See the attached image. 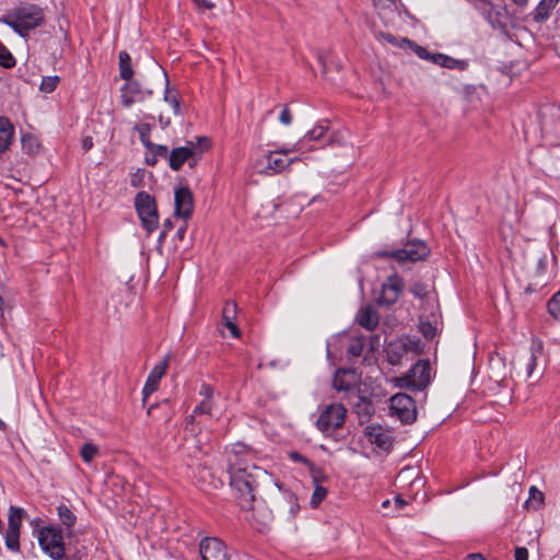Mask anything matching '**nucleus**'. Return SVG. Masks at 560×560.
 <instances>
[{
    "instance_id": "obj_56",
    "label": "nucleus",
    "mask_w": 560,
    "mask_h": 560,
    "mask_svg": "<svg viewBox=\"0 0 560 560\" xmlns=\"http://www.w3.org/2000/svg\"><path fill=\"white\" fill-rule=\"evenodd\" d=\"M186 230H187V224H186V223H184V224H183V226H180V228L177 230V232H176L175 236H176V238H177L178 241H183V240L185 238Z\"/></svg>"
},
{
    "instance_id": "obj_44",
    "label": "nucleus",
    "mask_w": 560,
    "mask_h": 560,
    "mask_svg": "<svg viewBox=\"0 0 560 560\" xmlns=\"http://www.w3.org/2000/svg\"><path fill=\"white\" fill-rule=\"evenodd\" d=\"M410 292L413 296H416L420 300H423L428 294L425 284H423L421 282L413 283L410 287Z\"/></svg>"
},
{
    "instance_id": "obj_57",
    "label": "nucleus",
    "mask_w": 560,
    "mask_h": 560,
    "mask_svg": "<svg viewBox=\"0 0 560 560\" xmlns=\"http://www.w3.org/2000/svg\"><path fill=\"white\" fill-rule=\"evenodd\" d=\"M199 7L205 9H212L214 4L207 0H194Z\"/></svg>"
},
{
    "instance_id": "obj_63",
    "label": "nucleus",
    "mask_w": 560,
    "mask_h": 560,
    "mask_svg": "<svg viewBox=\"0 0 560 560\" xmlns=\"http://www.w3.org/2000/svg\"><path fill=\"white\" fill-rule=\"evenodd\" d=\"M512 1L517 7H525L528 3V0H512Z\"/></svg>"
},
{
    "instance_id": "obj_54",
    "label": "nucleus",
    "mask_w": 560,
    "mask_h": 560,
    "mask_svg": "<svg viewBox=\"0 0 560 560\" xmlns=\"http://www.w3.org/2000/svg\"><path fill=\"white\" fill-rule=\"evenodd\" d=\"M81 147H82L84 152L90 151L92 149V147H93V139H92V137H89V136L84 137L82 139Z\"/></svg>"
},
{
    "instance_id": "obj_36",
    "label": "nucleus",
    "mask_w": 560,
    "mask_h": 560,
    "mask_svg": "<svg viewBox=\"0 0 560 560\" xmlns=\"http://www.w3.org/2000/svg\"><path fill=\"white\" fill-rule=\"evenodd\" d=\"M98 448L92 443H85L81 446L80 455L85 463H90L96 456Z\"/></svg>"
},
{
    "instance_id": "obj_33",
    "label": "nucleus",
    "mask_w": 560,
    "mask_h": 560,
    "mask_svg": "<svg viewBox=\"0 0 560 560\" xmlns=\"http://www.w3.org/2000/svg\"><path fill=\"white\" fill-rule=\"evenodd\" d=\"M530 498L526 501L525 505L527 509L537 510L544 501V494L536 487L529 489Z\"/></svg>"
},
{
    "instance_id": "obj_42",
    "label": "nucleus",
    "mask_w": 560,
    "mask_h": 560,
    "mask_svg": "<svg viewBox=\"0 0 560 560\" xmlns=\"http://www.w3.org/2000/svg\"><path fill=\"white\" fill-rule=\"evenodd\" d=\"M308 470L312 476L314 486L320 485L324 480H326V476L323 470L318 468L314 463L308 466Z\"/></svg>"
},
{
    "instance_id": "obj_45",
    "label": "nucleus",
    "mask_w": 560,
    "mask_h": 560,
    "mask_svg": "<svg viewBox=\"0 0 560 560\" xmlns=\"http://www.w3.org/2000/svg\"><path fill=\"white\" fill-rule=\"evenodd\" d=\"M214 394V388L212 385L202 383L199 389V395L202 397V400H210L212 399Z\"/></svg>"
},
{
    "instance_id": "obj_40",
    "label": "nucleus",
    "mask_w": 560,
    "mask_h": 560,
    "mask_svg": "<svg viewBox=\"0 0 560 560\" xmlns=\"http://www.w3.org/2000/svg\"><path fill=\"white\" fill-rule=\"evenodd\" d=\"M147 149L155 158H158V159L162 158V159H167L168 160L170 151H168V148L166 145H164V144H155V143L152 142Z\"/></svg>"
},
{
    "instance_id": "obj_39",
    "label": "nucleus",
    "mask_w": 560,
    "mask_h": 560,
    "mask_svg": "<svg viewBox=\"0 0 560 560\" xmlns=\"http://www.w3.org/2000/svg\"><path fill=\"white\" fill-rule=\"evenodd\" d=\"M135 130L138 131L140 141L142 144L148 148L152 142L150 140L151 127L149 124H141L135 127Z\"/></svg>"
},
{
    "instance_id": "obj_47",
    "label": "nucleus",
    "mask_w": 560,
    "mask_h": 560,
    "mask_svg": "<svg viewBox=\"0 0 560 560\" xmlns=\"http://www.w3.org/2000/svg\"><path fill=\"white\" fill-rule=\"evenodd\" d=\"M279 121L284 126H289L292 122V114H291L290 108L287 105L283 106V108L281 109V112L279 114Z\"/></svg>"
},
{
    "instance_id": "obj_11",
    "label": "nucleus",
    "mask_w": 560,
    "mask_h": 560,
    "mask_svg": "<svg viewBox=\"0 0 560 560\" xmlns=\"http://www.w3.org/2000/svg\"><path fill=\"white\" fill-rule=\"evenodd\" d=\"M202 560H229L226 545L217 537H205L199 544Z\"/></svg>"
},
{
    "instance_id": "obj_16",
    "label": "nucleus",
    "mask_w": 560,
    "mask_h": 560,
    "mask_svg": "<svg viewBox=\"0 0 560 560\" xmlns=\"http://www.w3.org/2000/svg\"><path fill=\"white\" fill-rule=\"evenodd\" d=\"M365 435L371 444H375L382 450H389L393 443L390 432L381 425H368L365 428Z\"/></svg>"
},
{
    "instance_id": "obj_48",
    "label": "nucleus",
    "mask_w": 560,
    "mask_h": 560,
    "mask_svg": "<svg viewBox=\"0 0 560 560\" xmlns=\"http://www.w3.org/2000/svg\"><path fill=\"white\" fill-rule=\"evenodd\" d=\"M159 388V384L156 383H152L150 382L149 380L145 381V384L143 386V389H142V394H143V402H145L147 400V397L149 395H151L152 393H154L156 389Z\"/></svg>"
},
{
    "instance_id": "obj_37",
    "label": "nucleus",
    "mask_w": 560,
    "mask_h": 560,
    "mask_svg": "<svg viewBox=\"0 0 560 560\" xmlns=\"http://www.w3.org/2000/svg\"><path fill=\"white\" fill-rule=\"evenodd\" d=\"M358 399L359 401L354 406L355 411L359 415L370 416L374 411L372 402L368 398L361 396H359Z\"/></svg>"
},
{
    "instance_id": "obj_14",
    "label": "nucleus",
    "mask_w": 560,
    "mask_h": 560,
    "mask_svg": "<svg viewBox=\"0 0 560 560\" xmlns=\"http://www.w3.org/2000/svg\"><path fill=\"white\" fill-rule=\"evenodd\" d=\"M292 152L291 148L280 149L277 151H270L266 155L267 166L266 168L272 173H281L289 167L298 159H289L287 155Z\"/></svg>"
},
{
    "instance_id": "obj_53",
    "label": "nucleus",
    "mask_w": 560,
    "mask_h": 560,
    "mask_svg": "<svg viewBox=\"0 0 560 560\" xmlns=\"http://www.w3.org/2000/svg\"><path fill=\"white\" fill-rule=\"evenodd\" d=\"M224 326L231 331L232 337L237 338L240 336V329L235 322H224Z\"/></svg>"
},
{
    "instance_id": "obj_59",
    "label": "nucleus",
    "mask_w": 560,
    "mask_h": 560,
    "mask_svg": "<svg viewBox=\"0 0 560 560\" xmlns=\"http://www.w3.org/2000/svg\"><path fill=\"white\" fill-rule=\"evenodd\" d=\"M467 560H487L480 553H471V555H468Z\"/></svg>"
},
{
    "instance_id": "obj_46",
    "label": "nucleus",
    "mask_w": 560,
    "mask_h": 560,
    "mask_svg": "<svg viewBox=\"0 0 560 560\" xmlns=\"http://www.w3.org/2000/svg\"><path fill=\"white\" fill-rule=\"evenodd\" d=\"M435 327L429 322L420 323V331L427 339H432L435 336Z\"/></svg>"
},
{
    "instance_id": "obj_60",
    "label": "nucleus",
    "mask_w": 560,
    "mask_h": 560,
    "mask_svg": "<svg viewBox=\"0 0 560 560\" xmlns=\"http://www.w3.org/2000/svg\"><path fill=\"white\" fill-rule=\"evenodd\" d=\"M395 503L399 509H402L407 504L406 501L400 497L395 498Z\"/></svg>"
},
{
    "instance_id": "obj_9",
    "label": "nucleus",
    "mask_w": 560,
    "mask_h": 560,
    "mask_svg": "<svg viewBox=\"0 0 560 560\" xmlns=\"http://www.w3.org/2000/svg\"><path fill=\"white\" fill-rule=\"evenodd\" d=\"M389 409L402 423L410 424L417 418L416 402L411 396L398 393L392 396Z\"/></svg>"
},
{
    "instance_id": "obj_20",
    "label": "nucleus",
    "mask_w": 560,
    "mask_h": 560,
    "mask_svg": "<svg viewBox=\"0 0 560 560\" xmlns=\"http://www.w3.org/2000/svg\"><path fill=\"white\" fill-rule=\"evenodd\" d=\"M358 322L361 327L372 331L377 327L380 316L373 306L368 305L360 310L358 314Z\"/></svg>"
},
{
    "instance_id": "obj_30",
    "label": "nucleus",
    "mask_w": 560,
    "mask_h": 560,
    "mask_svg": "<svg viewBox=\"0 0 560 560\" xmlns=\"http://www.w3.org/2000/svg\"><path fill=\"white\" fill-rule=\"evenodd\" d=\"M16 60L12 52L7 48L5 45L0 43V67L4 69H12L15 67Z\"/></svg>"
},
{
    "instance_id": "obj_29",
    "label": "nucleus",
    "mask_w": 560,
    "mask_h": 560,
    "mask_svg": "<svg viewBox=\"0 0 560 560\" xmlns=\"http://www.w3.org/2000/svg\"><path fill=\"white\" fill-rule=\"evenodd\" d=\"M431 62L439 65L444 68L454 69L456 68L462 61L456 60L450 56H446L444 54H432Z\"/></svg>"
},
{
    "instance_id": "obj_10",
    "label": "nucleus",
    "mask_w": 560,
    "mask_h": 560,
    "mask_svg": "<svg viewBox=\"0 0 560 560\" xmlns=\"http://www.w3.org/2000/svg\"><path fill=\"white\" fill-rule=\"evenodd\" d=\"M402 289V279L397 273H394L382 284L381 291L375 298V301L381 306L389 307L397 302Z\"/></svg>"
},
{
    "instance_id": "obj_18",
    "label": "nucleus",
    "mask_w": 560,
    "mask_h": 560,
    "mask_svg": "<svg viewBox=\"0 0 560 560\" xmlns=\"http://www.w3.org/2000/svg\"><path fill=\"white\" fill-rule=\"evenodd\" d=\"M559 1L560 0H540L530 13L532 20L536 23L546 22Z\"/></svg>"
},
{
    "instance_id": "obj_4",
    "label": "nucleus",
    "mask_w": 560,
    "mask_h": 560,
    "mask_svg": "<svg viewBox=\"0 0 560 560\" xmlns=\"http://www.w3.org/2000/svg\"><path fill=\"white\" fill-rule=\"evenodd\" d=\"M431 366L428 360H419L412 368L399 377L394 378V384L398 388L409 390H421L430 384Z\"/></svg>"
},
{
    "instance_id": "obj_21",
    "label": "nucleus",
    "mask_w": 560,
    "mask_h": 560,
    "mask_svg": "<svg viewBox=\"0 0 560 560\" xmlns=\"http://www.w3.org/2000/svg\"><path fill=\"white\" fill-rule=\"evenodd\" d=\"M22 150L27 155L34 156L40 150V143L36 136L25 132L21 136Z\"/></svg>"
},
{
    "instance_id": "obj_34",
    "label": "nucleus",
    "mask_w": 560,
    "mask_h": 560,
    "mask_svg": "<svg viewBox=\"0 0 560 560\" xmlns=\"http://www.w3.org/2000/svg\"><path fill=\"white\" fill-rule=\"evenodd\" d=\"M314 487L315 488H314L313 494L311 497L310 505L313 509H316L323 502V500L326 498L328 491L322 485H316Z\"/></svg>"
},
{
    "instance_id": "obj_7",
    "label": "nucleus",
    "mask_w": 560,
    "mask_h": 560,
    "mask_svg": "<svg viewBox=\"0 0 560 560\" xmlns=\"http://www.w3.org/2000/svg\"><path fill=\"white\" fill-rule=\"evenodd\" d=\"M347 409L342 404H330L319 413L316 421V428L325 435L340 429L346 419Z\"/></svg>"
},
{
    "instance_id": "obj_49",
    "label": "nucleus",
    "mask_w": 560,
    "mask_h": 560,
    "mask_svg": "<svg viewBox=\"0 0 560 560\" xmlns=\"http://www.w3.org/2000/svg\"><path fill=\"white\" fill-rule=\"evenodd\" d=\"M289 457L293 462L304 464L307 467L312 464V462L308 458H306L305 456H303L302 454H300L299 452H295V451L290 452Z\"/></svg>"
},
{
    "instance_id": "obj_17",
    "label": "nucleus",
    "mask_w": 560,
    "mask_h": 560,
    "mask_svg": "<svg viewBox=\"0 0 560 560\" xmlns=\"http://www.w3.org/2000/svg\"><path fill=\"white\" fill-rule=\"evenodd\" d=\"M355 384L354 371L350 369H339L334 375L332 386L338 392H350Z\"/></svg>"
},
{
    "instance_id": "obj_25",
    "label": "nucleus",
    "mask_w": 560,
    "mask_h": 560,
    "mask_svg": "<svg viewBox=\"0 0 560 560\" xmlns=\"http://www.w3.org/2000/svg\"><path fill=\"white\" fill-rule=\"evenodd\" d=\"M477 10L480 12V14L483 16L486 21H488L492 26L498 21L497 15L498 13L494 12V7L490 1L487 0H478L476 3Z\"/></svg>"
},
{
    "instance_id": "obj_50",
    "label": "nucleus",
    "mask_w": 560,
    "mask_h": 560,
    "mask_svg": "<svg viewBox=\"0 0 560 560\" xmlns=\"http://www.w3.org/2000/svg\"><path fill=\"white\" fill-rule=\"evenodd\" d=\"M289 502H290L289 513L292 517H294L300 510V504L298 502V498L294 494H290Z\"/></svg>"
},
{
    "instance_id": "obj_62",
    "label": "nucleus",
    "mask_w": 560,
    "mask_h": 560,
    "mask_svg": "<svg viewBox=\"0 0 560 560\" xmlns=\"http://www.w3.org/2000/svg\"><path fill=\"white\" fill-rule=\"evenodd\" d=\"M145 161H147V164H148V165H154V164H156V162H158V158H155L154 155H152L151 158H147V159H145Z\"/></svg>"
},
{
    "instance_id": "obj_15",
    "label": "nucleus",
    "mask_w": 560,
    "mask_h": 560,
    "mask_svg": "<svg viewBox=\"0 0 560 560\" xmlns=\"http://www.w3.org/2000/svg\"><path fill=\"white\" fill-rule=\"evenodd\" d=\"M328 125L327 122H318L311 130H308L303 138H301L296 143L291 147V151H304V150H313L314 145H307L311 141H319L327 132Z\"/></svg>"
},
{
    "instance_id": "obj_41",
    "label": "nucleus",
    "mask_w": 560,
    "mask_h": 560,
    "mask_svg": "<svg viewBox=\"0 0 560 560\" xmlns=\"http://www.w3.org/2000/svg\"><path fill=\"white\" fill-rule=\"evenodd\" d=\"M236 318V304L234 302H226L223 307L222 319L224 322H235Z\"/></svg>"
},
{
    "instance_id": "obj_55",
    "label": "nucleus",
    "mask_w": 560,
    "mask_h": 560,
    "mask_svg": "<svg viewBox=\"0 0 560 560\" xmlns=\"http://www.w3.org/2000/svg\"><path fill=\"white\" fill-rule=\"evenodd\" d=\"M375 7L387 8L395 3L396 0H372Z\"/></svg>"
},
{
    "instance_id": "obj_58",
    "label": "nucleus",
    "mask_w": 560,
    "mask_h": 560,
    "mask_svg": "<svg viewBox=\"0 0 560 560\" xmlns=\"http://www.w3.org/2000/svg\"><path fill=\"white\" fill-rule=\"evenodd\" d=\"M173 229V222L171 219H166L163 222V231L170 232Z\"/></svg>"
},
{
    "instance_id": "obj_6",
    "label": "nucleus",
    "mask_w": 560,
    "mask_h": 560,
    "mask_svg": "<svg viewBox=\"0 0 560 560\" xmlns=\"http://www.w3.org/2000/svg\"><path fill=\"white\" fill-rule=\"evenodd\" d=\"M430 254V249L422 241L408 242L402 248L395 250H378L375 252V257H388L396 259L399 264L406 261L416 262L424 260Z\"/></svg>"
},
{
    "instance_id": "obj_31",
    "label": "nucleus",
    "mask_w": 560,
    "mask_h": 560,
    "mask_svg": "<svg viewBox=\"0 0 560 560\" xmlns=\"http://www.w3.org/2000/svg\"><path fill=\"white\" fill-rule=\"evenodd\" d=\"M165 84H166V86H165V93H164V101L171 105L175 115H179L180 114L179 98L176 93H172L168 90L167 77L165 78Z\"/></svg>"
},
{
    "instance_id": "obj_35",
    "label": "nucleus",
    "mask_w": 560,
    "mask_h": 560,
    "mask_svg": "<svg viewBox=\"0 0 560 560\" xmlns=\"http://www.w3.org/2000/svg\"><path fill=\"white\" fill-rule=\"evenodd\" d=\"M60 79L58 75H47L42 79L39 90L44 93H51L58 86Z\"/></svg>"
},
{
    "instance_id": "obj_2",
    "label": "nucleus",
    "mask_w": 560,
    "mask_h": 560,
    "mask_svg": "<svg viewBox=\"0 0 560 560\" xmlns=\"http://www.w3.org/2000/svg\"><path fill=\"white\" fill-rule=\"evenodd\" d=\"M15 34L26 38L30 33L45 23V10L38 4L21 2L0 18Z\"/></svg>"
},
{
    "instance_id": "obj_22",
    "label": "nucleus",
    "mask_w": 560,
    "mask_h": 560,
    "mask_svg": "<svg viewBox=\"0 0 560 560\" xmlns=\"http://www.w3.org/2000/svg\"><path fill=\"white\" fill-rule=\"evenodd\" d=\"M118 58L119 75L122 80L129 81L133 75L131 57L126 50H122L119 52Z\"/></svg>"
},
{
    "instance_id": "obj_28",
    "label": "nucleus",
    "mask_w": 560,
    "mask_h": 560,
    "mask_svg": "<svg viewBox=\"0 0 560 560\" xmlns=\"http://www.w3.org/2000/svg\"><path fill=\"white\" fill-rule=\"evenodd\" d=\"M365 347V338L363 336H355L351 339L348 348L347 354L352 358H359Z\"/></svg>"
},
{
    "instance_id": "obj_19",
    "label": "nucleus",
    "mask_w": 560,
    "mask_h": 560,
    "mask_svg": "<svg viewBox=\"0 0 560 560\" xmlns=\"http://www.w3.org/2000/svg\"><path fill=\"white\" fill-rule=\"evenodd\" d=\"M14 137V126L3 116H0V156L7 152Z\"/></svg>"
},
{
    "instance_id": "obj_38",
    "label": "nucleus",
    "mask_w": 560,
    "mask_h": 560,
    "mask_svg": "<svg viewBox=\"0 0 560 560\" xmlns=\"http://www.w3.org/2000/svg\"><path fill=\"white\" fill-rule=\"evenodd\" d=\"M547 307L549 314L560 320V290L549 300Z\"/></svg>"
},
{
    "instance_id": "obj_1",
    "label": "nucleus",
    "mask_w": 560,
    "mask_h": 560,
    "mask_svg": "<svg viewBox=\"0 0 560 560\" xmlns=\"http://www.w3.org/2000/svg\"><path fill=\"white\" fill-rule=\"evenodd\" d=\"M224 454L230 485L237 492L238 505L242 510L249 511L253 509L255 492L260 481L267 479L268 472L255 464L257 451L243 442L228 445Z\"/></svg>"
},
{
    "instance_id": "obj_64",
    "label": "nucleus",
    "mask_w": 560,
    "mask_h": 560,
    "mask_svg": "<svg viewBox=\"0 0 560 560\" xmlns=\"http://www.w3.org/2000/svg\"><path fill=\"white\" fill-rule=\"evenodd\" d=\"M167 231H161L160 235H159V242L162 243L164 242V240L166 238V235H167Z\"/></svg>"
},
{
    "instance_id": "obj_24",
    "label": "nucleus",
    "mask_w": 560,
    "mask_h": 560,
    "mask_svg": "<svg viewBox=\"0 0 560 560\" xmlns=\"http://www.w3.org/2000/svg\"><path fill=\"white\" fill-rule=\"evenodd\" d=\"M170 353H167L158 364L150 371L148 378L152 383L160 385L162 377L165 375L168 366Z\"/></svg>"
},
{
    "instance_id": "obj_12",
    "label": "nucleus",
    "mask_w": 560,
    "mask_h": 560,
    "mask_svg": "<svg viewBox=\"0 0 560 560\" xmlns=\"http://www.w3.org/2000/svg\"><path fill=\"white\" fill-rule=\"evenodd\" d=\"M153 94L151 89H143L141 84L130 79L121 88L120 102L124 107H130L136 102H142Z\"/></svg>"
},
{
    "instance_id": "obj_61",
    "label": "nucleus",
    "mask_w": 560,
    "mask_h": 560,
    "mask_svg": "<svg viewBox=\"0 0 560 560\" xmlns=\"http://www.w3.org/2000/svg\"><path fill=\"white\" fill-rule=\"evenodd\" d=\"M546 266H547V259L544 256V257L539 258V260H538V268L541 270H545Z\"/></svg>"
},
{
    "instance_id": "obj_51",
    "label": "nucleus",
    "mask_w": 560,
    "mask_h": 560,
    "mask_svg": "<svg viewBox=\"0 0 560 560\" xmlns=\"http://www.w3.org/2000/svg\"><path fill=\"white\" fill-rule=\"evenodd\" d=\"M415 52L419 58L431 61L432 54H430L424 47L417 45Z\"/></svg>"
},
{
    "instance_id": "obj_13",
    "label": "nucleus",
    "mask_w": 560,
    "mask_h": 560,
    "mask_svg": "<svg viewBox=\"0 0 560 560\" xmlns=\"http://www.w3.org/2000/svg\"><path fill=\"white\" fill-rule=\"evenodd\" d=\"M175 215L187 220L194 209L192 192L188 187H179L175 190Z\"/></svg>"
},
{
    "instance_id": "obj_43",
    "label": "nucleus",
    "mask_w": 560,
    "mask_h": 560,
    "mask_svg": "<svg viewBox=\"0 0 560 560\" xmlns=\"http://www.w3.org/2000/svg\"><path fill=\"white\" fill-rule=\"evenodd\" d=\"M537 353L540 354L539 349L538 350H532L530 354L528 357V360L526 362V374L528 377H530L537 366Z\"/></svg>"
},
{
    "instance_id": "obj_26",
    "label": "nucleus",
    "mask_w": 560,
    "mask_h": 560,
    "mask_svg": "<svg viewBox=\"0 0 560 560\" xmlns=\"http://www.w3.org/2000/svg\"><path fill=\"white\" fill-rule=\"evenodd\" d=\"M25 515L24 509L11 505L9 509L8 528L21 529Z\"/></svg>"
},
{
    "instance_id": "obj_52",
    "label": "nucleus",
    "mask_w": 560,
    "mask_h": 560,
    "mask_svg": "<svg viewBox=\"0 0 560 560\" xmlns=\"http://www.w3.org/2000/svg\"><path fill=\"white\" fill-rule=\"evenodd\" d=\"M514 558L515 560H528V550L525 547H516Z\"/></svg>"
},
{
    "instance_id": "obj_32",
    "label": "nucleus",
    "mask_w": 560,
    "mask_h": 560,
    "mask_svg": "<svg viewBox=\"0 0 560 560\" xmlns=\"http://www.w3.org/2000/svg\"><path fill=\"white\" fill-rule=\"evenodd\" d=\"M212 401L210 400H201L192 410V413L188 417V421L192 422L196 416L200 415H212Z\"/></svg>"
},
{
    "instance_id": "obj_5",
    "label": "nucleus",
    "mask_w": 560,
    "mask_h": 560,
    "mask_svg": "<svg viewBox=\"0 0 560 560\" xmlns=\"http://www.w3.org/2000/svg\"><path fill=\"white\" fill-rule=\"evenodd\" d=\"M135 208L143 229L148 233L155 231L159 226V213L154 197L144 190L139 191L135 198Z\"/></svg>"
},
{
    "instance_id": "obj_8",
    "label": "nucleus",
    "mask_w": 560,
    "mask_h": 560,
    "mask_svg": "<svg viewBox=\"0 0 560 560\" xmlns=\"http://www.w3.org/2000/svg\"><path fill=\"white\" fill-rule=\"evenodd\" d=\"M38 542L43 551L54 560H61L65 556V542L59 527L47 526L39 530Z\"/></svg>"
},
{
    "instance_id": "obj_27",
    "label": "nucleus",
    "mask_w": 560,
    "mask_h": 560,
    "mask_svg": "<svg viewBox=\"0 0 560 560\" xmlns=\"http://www.w3.org/2000/svg\"><path fill=\"white\" fill-rule=\"evenodd\" d=\"M5 547L13 552L20 551V529L7 528L4 535Z\"/></svg>"
},
{
    "instance_id": "obj_3",
    "label": "nucleus",
    "mask_w": 560,
    "mask_h": 560,
    "mask_svg": "<svg viewBox=\"0 0 560 560\" xmlns=\"http://www.w3.org/2000/svg\"><path fill=\"white\" fill-rule=\"evenodd\" d=\"M208 148L209 142L206 137H199L196 142L188 141L186 145L174 148L168 155L170 168L179 171L186 162L190 167L195 166Z\"/></svg>"
},
{
    "instance_id": "obj_23",
    "label": "nucleus",
    "mask_w": 560,
    "mask_h": 560,
    "mask_svg": "<svg viewBox=\"0 0 560 560\" xmlns=\"http://www.w3.org/2000/svg\"><path fill=\"white\" fill-rule=\"evenodd\" d=\"M57 514L60 523L71 529L77 523V516L73 511L66 504L61 503L57 506Z\"/></svg>"
}]
</instances>
